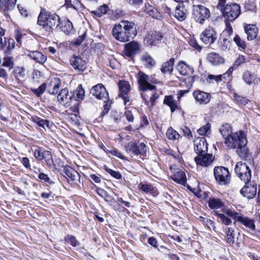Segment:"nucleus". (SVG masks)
<instances>
[{
    "mask_svg": "<svg viewBox=\"0 0 260 260\" xmlns=\"http://www.w3.org/2000/svg\"><path fill=\"white\" fill-rule=\"evenodd\" d=\"M177 70L183 76H188L193 72V70L184 61H180L176 66Z\"/></svg>",
    "mask_w": 260,
    "mask_h": 260,
    "instance_id": "393cba45",
    "label": "nucleus"
},
{
    "mask_svg": "<svg viewBox=\"0 0 260 260\" xmlns=\"http://www.w3.org/2000/svg\"><path fill=\"white\" fill-rule=\"evenodd\" d=\"M32 120L40 127L45 128V127H49V121L46 119H41L38 117L34 116L32 117Z\"/></svg>",
    "mask_w": 260,
    "mask_h": 260,
    "instance_id": "ea45409f",
    "label": "nucleus"
},
{
    "mask_svg": "<svg viewBox=\"0 0 260 260\" xmlns=\"http://www.w3.org/2000/svg\"><path fill=\"white\" fill-rule=\"evenodd\" d=\"M41 72L37 70H35L34 71L32 74V79L33 80V82H39V80L41 77Z\"/></svg>",
    "mask_w": 260,
    "mask_h": 260,
    "instance_id": "e2e57ef3",
    "label": "nucleus"
},
{
    "mask_svg": "<svg viewBox=\"0 0 260 260\" xmlns=\"http://www.w3.org/2000/svg\"><path fill=\"white\" fill-rule=\"evenodd\" d=\"M34 155L36 158L39 160L44 159L47 166L50 167L53 164L52 155L49 151L39 148L35 150Z\"/></svg>",
    "mask_w": 260,
    "mask_h": 260,
    "instance_id": "f3484780",
    "label": "nucleus"
},
{
    "mask_svg": "<svg viewBox=\"0 0 260 260\" xmlns=\"http://www.w3.org/2000/svg\"><path fill=\"white\" fill-rule=\"evenodd\" d=\"M61 85V82L58 81L57 83L53 85L52 88H50L48 89V92L51 94H56L58 92H59V87Z\"/></svg>",
    "mask_w": 260,
    "mask_h": 260,
    "instance_id": "13d9d810",
    "label": "nucleus"
},
{
    "mask_svg": "<svg viewBox=\"0 0 260 260\" xmlns=\"http://www.w3.org/2000/svg\"><path fill=\"white\" fill-rule=\"evenodd\" d=\"M242 78L244 82L249 85H251L254 80V76L249 71L245 72L243 75Z\"/></svg>",
    "mask_w": 260,
    "mask_h": 260,
    "instance_id": "c03bdc74",
    "label": "nucleus"
},
{
    "mask_svg": "<svg viewBox=\"0 0 260 260\" xmlns=\"http://www.w3.org/2000/svg\"><path fill=\"white\" fill-rule=\"evenodd\" d=\"M105 170L107 173L110 174L112 176H113L114 178L116 179H120L122 178V175L118 171H114L108 168L107 167H105Z\"/></svg>",
    "mask_w": 260,
    "mask_h": 260,
    "instance_id": "864d4df0",
    "label": "nucleus"
},
{
    "mask_svg": "<svg viewBox=\"0 0 260 260\" xmlns=\"http://www.w3.org/2000/svg\"><path fill=\"white\" fill-rule=\"evenodd\" d=\"M65 239L69 244H70L74 247L79 245V242L76 240L74 236L68 235Z\"/></svg>",
    "mask_w": 260,
    "mask_h": 260,
    "instance_id": "5fc2aeb1",
    "label": "nucleus"
},
{
    "mask_svg": "<svg viewBox=\"0 0 260 260\" xmlns=\"http://www.w3.org/2000/svg\"><path fill=\"white\" fill-rule=\"evenodd\" d=\"M207 59L209 62L215 66L223 63L224 61L223 57L220 56L219 54L214 52L209 53L207 56Z\"/></svg>",
    "mask_w": 260,
    "mask_h": 260,
    "instance_id": "c756f323",
    "label": "nucleus"
},
{
    "mask_svg": "<svg viewBox=\"0 0 260 260\" xmlns=\"http://www.w3.org/2000/svg\"><path fill=\"white\" fill-rule=\"evenodd\" d=\"M47 85L46 83H43L38 88L30 89L31 91L37 96H40L45 91Z\"/></svg>",
    "mask_w": 260,
    "mask_h": 260,
    "instance_id": "49530a36",
    "label": "nucleus"
},
{
    "mask_svg": "<svg viewBox=\"0 0 260 260\" xmlns=\"http://www.w3.org/2000/svg\"><path fill=\"white\" fill-rule=\"evenodd\" d=\"M148 92H150L149 99L151 102V107H152L155 104V100L158 98V95L154 90L149 91Z\"/></svg>",
    "mask_w": 260,
    "mask_h": 260,
    "instance_id": "052dcab7",
    "label": "nucleus"
},
{
    "mask_svg": "<svg viewBox=\"0 0 260 260\" xmlns=\"http://www.w3.org/2000/svg\"><path fill=\"white\" fill-rule=\"evenodd\" d=\"M124 148L127 153L136 155L143 154L146 152V146L144 143L138 144L136 141H132L124 144Z\"/></svg>",
    "mask_w": 260,
    "mask_h": 260,
    "instance_id": "9d476101",
    "label": "nucleus"
},
{
    "mask_svg": "<svg viewBox=\"0 0 260 260\" xmlns=\"http://www.w3.org/2000/svg\"><path fill=\"white\" fill-rule=\"evenodd\" d=\"M162 37V34L159 31H149L147 33L144 38V44L147 46H156L160 42Z\"/></svg>",
    "mask_w": 260,
    "mask_h": 260,
    "instance_id": "ddd939ff",
    "label": "nucleus"
},
{
    "mask_svg": "<svg viewBox=\"0 0 260 260\" xmlns=\"http://www.w3.org/2000/svg\"><path fill=\"white\" fill-rule=\"evenodd\" d=\"M2 66L8 67L9 69L13 68L14 66L13 59L11 57L6 56L3 59Z\"/></svg>",
    "mask_w": 260,
    "mask_h": 260,
    "instance_id": "8fccbe9b",
    "label": "nucleus"
},
{
    "mask_svg": "<svg viewBox=\"0 0 260 260\" xmlns=\"http://www.w3.org/2000/svg\"><path fill=\"white\" fill-rule=\"evenodd\" d=\"M171 178L174 181L180 184H184L186 182L185 175L183 172L180 170L176 171Z\"/></svg>",
    "mask_w": 260,
    "mask_h": 260,
    "instance_id": "473e14b6",
    "label": "nucleus"
},
{
    "mask_svg": "<svg viewBox=\"0 0 260 260\" xmlns=\"http://www.w3.org/2000/svg\"><path fill=\"white\" fill-rule=\"evenodd\" d=\"M59 27L57 29L61 30L67 35L74 32L73 24L69 19H61Z\"/></svg>",
    "mask_w": 260,
    "mask_h": 260,
    "instance_id": "4be33fe9",
    "label": "nucleus"
},
{
    "mask_svg": "<svg viewBox=\"0 0 260 260\" xmlns=\"http://www.w3.org/2000/svg\"><path fill=\"white\" fill-rule=\"evenodd\" d=\"M86 37V32H84V33L81 35V36H79L77 38H76L74 42H73V44L76 46L80 45L83 41L85 40Z\"/></svg>",
    "mask_w": 260,
    "mask_h": 260,
    "instance_id": "bf43d9fd",
    "label": "nucleus"
},
{
    "mask_svg": "<svg viewBox=\"0 0 260 260\" xmlns=\"http://www.w3.org/2000/svg\"><path fill=\"white\" fill-rule=\"evenodd\" d=\"M188 43L191 47L197 50L201 51L202 49V46L198 44L197 41L194 38H190L189 40Z\"/></svg>",
    "mask_w": 260,
    "mask_h": 260,
    "instance_id": "6e6d98bb",
    "label": "nucleus"
},
{
    "mask_svg": "<svg viewBox=\"0 0 260 260\" xmlns=\"http://www.w3.org/2000/svg\"><path fill=\"white\" fill-rule=\"evenodd\" d=\"M118 96L119 98H121L123 99L124 104L125 106L127 105L129 106L131 104V101L128 94H123L122 95H119Z\"/></svg>",
    "mask_w": 260,
    "mask_h": 260,
    "instance_id": "338daca9",
    "label": "nucleus"
},
{
    "mask_svg": "<svg viewBox=\"0 0 260 260\" xmlns=\"http://www.w3.org/2000/svg\"><path fill=\"white\" fill-rule=\"evenodd\" d=\"M141 59L147 68L151 69L155 66L156 62L155 60L147 52H145L142 55Z\"/></svg>",
    "mask_w": 260,
    "mask_h": 260,
    "instance_id": "c85d7f7f",
    "label": "nucleus"
},
{
    "mask_svg": "<svg viewBox=\"0 0 260 260\" xmlns=\"http://www.w3.org/2000/svg\"><path fill=\"white\" fill-rule=\"evenodd\" d=\"M140 49V44L136 41H132L124 45V53L125 55L133 57Z\"/></svg>",
    "mask_w": 260,
    "mask_h": 260,
    "instance_id": "aec40b11",
    "label": "nucleus"
},
{
    "mask_svg": "<svg viewBox=\"0 0 260 260\" xmlns=\"http://www.w3.org/2000/svg\"><path fill=\"white\" fill-rule=\"evenodd\" d=\"M217 37V32L211 26L206 28L200 35L201 41L207 45L213 44L216 40Z\"/></svg>",
    "mask_w": 260,
    "mask_h": 260,
    "instance_id": "9b49d317",
    "label": "nucleus"
},
{
    "mask_svg": "<svg viewBox=\"0 0 260 260\" xmlns=\"http://www.w3.org/2000/svg\"><path fill=\"white\" fill-rule=\"evenodd\" d=\"M218 217L220 219L222 223L225 225H228L231 224L232 220L226 217L224 214L222 213H219L218 214Z\"/></svg>",
    "mask_w": 260,
    "mask_h": 260,
    "instance_id": "4d7b16f0",
    "label": "nucleus"
},
{
    "mask_svg": "<svg viewBox=\"0 0 260 260\" xmlns=\"http://www.w3.org/2000/svg\"><path fill=\"white\" fill-rule=\"evenodd\" d=\"M108 152L112 155L117 156V157H118L121 159L125 160L126 159L124 155H123L121 153V152H120L117 149H113L111 150H109Z\"/></svg>",
    "mask_w": 260,
    "mask_h": 260,
    "instance_id": "680f3d73",
    "label": "nucleus"
},
{
    "mask_svg": "<svg viewBox=\"0 0 260 260\" xmlns=\"http://www.w3.org/2000/svg\"><path fill=\"white\" fill-rule=\"evenodd\" d=\"M70 62L71 65L76 71L83 72L86 69L87 62L80 56L73 55L70 59Z\"/></svg>",
    "mask_w": 260,
    "mask_h": 260,
    "instance_id": "dca6fc26",
    "label": "nucleus"
},
{
    "mask_svg": "<svg viewBox=\"0 0 260 260\" xmlns=\"http://www.w3.org/2000/svg\"><path fill=\"white\" fill-rule=\"evenodd\" d=\"M192 15L195 20L203 24L210 15L209 10L204 6L197 5L192 6Z\"/></svg>",
    "mask_w": 260,
    "mask_h": 260,
    "instance_id": "1a4fd4ad",
    "label": "nucleus"
},
{
    "mask_svg": "<svg viewBox=\"0 0 260 260\" xmlns=\"http://www.w3.org/2000/svg\"><path fill=\"white\" fill-rule=\"evenodd\" d=\"M244 29L247 35V39L248 40H253L256 37L258 29L255 26L248 24L244 26Z\"/></svg>",
    "mask_w": 260,
    "mask_h": 260,
    "instance_id": "cd10ccee",
    "label": "nucleus"
},
{
    "mask_svg": "<svg viewBox=\"0 0 260 260\" xmlns=\"http://www.w3.org/2000/svg\"><path fill=\"white\" fill-rule=\"evenodd\" d=\"M140 188L145 192H151L153 190V187L149 184H141Z\"/></svg>",
    "mask_w": 260,
    "mask_h": 260,
    "instance_id": "0e129e2a",
    "label": "nucleus"
},
{
    "mask_svg": "<svg viewBox=\"0 0 260 260\" xmlns=\"http://www.w3.org/2000/svg\"><path fill=\"white\" fill-rule=\"evenodd\" d=\"M119 93L118 96L123 94H128L131 90V86L129 83L126 81H119L118 83Z\"/></svg>",
    "mask_w": 260,
    "mask_h": 260,
    "instance_id": "2f4dec72",
    "label": "nucleus"
},
{
    "mask_svg": "<svg viewBox=\"0 0 260 260\" xmlns=\"http://www.w3.org/2000/svg\"><path fill=\"white\" fill-rule=\"evenodd\" d=\"M234 96L235 100L239 104L245 105L248 102V100L246 98L243 97L236 93H234Z\"/></svg>",
    "mask_w": 260,
    "mask_h": 260,
    "instance_id": "603ef678",
    "label": "nucleus"
},
{
    "mask_svg": "<svg viewBox=\"0 0 260 260\" xmlns=\"http://www.w3.org/2000/svg\"><path fill=\"white\" fill-rule=\"evenodd\" d=\"M234 41L237 45L241 49H245L246 45L245 42L242 40L238 35H236L234 38Z\"/></svg>",
    "mask_w": 260,
    "mask_h": 260,
    "instance_id": "3c124183",
    "label": "nucleus"
},
{
    "mask_svg": "<svg viewBox=\"0 0 260 260\" xmlns=\"http://www.w3.org/2000/svg\"><path fill=\"white\" fill-rule=\"evenodd\" d=\"M63 173L64 176L70 183L79 186L80 175L76 170L67 165L64 167Z\"/></svg>",
    "mask_w": 260,
    "mask_h": 260,
    "instance_id": "f8f14e48",
    "label": "nucleus"
},
{
    "mask_svg": "<svg viewBox=\"0 0 260 260\" xmlns=\"http://www.w3.org/2000/svg\"><path fill=\"white\" fill-rule=\"evenodd\" d=\"M173 16L179 21L184 20L187 16V11L184 6L179 5L176 7Z\"/></svg>",
    "mask_w": 260,
    "mask_h": 260,
    "instance_id": "b1692460",
    "label": "nucleus"
},
{
    "mask_svg": "<svg viewBox=\"0 0 260 260\" xmlns=\"http://www.w3.org/2000/svg\"><path fill=\"white\" fill-rule=\"evenodd\" d=\"M219 132L224 139L233 134L232 126L228 123L223 124L220 128Z\"/></svg>",
    "mask_w": 260,
    "mask_h": 260,
    "instance_id": "e433bc0d",
    "label": "nucleus"
},
{
    "mask_svg": "<svg viewBox=\"0 0 260 260\" xmlns=\"http://www.w3.org/2000/svg\"><path fill=\"white\" fill-rule=\"evenodd\" d=\"M198 219L201 221H202L204 224L207 226L209 229H213V230H215V226L214 222L211 220L202 216H200Z\"/></svg>",
    "mask_w": 260,
    "mask_h": 260,
    "instance_id": "37998d69",
    "label": "nucleus"
},
{
    "mask_svg": "<svg viewBox=\"0 0 260 260\" xmlns=\"http://www.w3.org/2000/svg\"><path fill=\"white\" fill-rule=\"evenodd\" d=\"M137 80L139 89L141 91H152L156 89V86L153 85L152 83H155L156 80L152 77H149L143 72H140L138 73Z\"/></svg>",
    "mask_w": 260,
    "mask_h": 260,
    "instance_id": "39448f33",
    "label": "nucleus"
},
{
    "mask_svg": "<svg viewBox=\"0 0 260 260\" xmlns=\"http://www.w3.org/2000/svg\"><path fill=\"white\" fill-rule=\"evenodd\" d=\"M209 206L210 208L217 209L221 208L223 206V203L219 199H212L208 202Z\"/></svg>",
    "mask_w": 260,
    "mask_h": 260,
    "instance_id": "a19ab883",
    "label": "nucleus"
},
{
    "mask_svg": "<svg viewBox=\"0 0 260 260\" xmlns=\"http://www.w3.org/2000/svg\"><path fill=\"white\" fill-rule=\"evenodd\" d=\"M17 0H0L1 9L4 12L13 10L16 4Z\"/></svg>",
    "mask_w": 260,
    "mask_h": 260,
    "instance_id": "a878e982",
    "label": "nucleus"
},
{
    "mask_svg": "<svg viewBox=\"0 0 260 260\" xmlns=\"http://www.w3.org/2000/svg\"><path fill=\"white\" fill-rule=\"evenodd\" d=\"M223 76L222 75H213L210 74L206 78V81L208 83H214L215 81L216 83H218L222 80Z\"/></svg>",
    "mask_w": 260,
    "mask_h": 260,
    "instance_id": "09e8293b",
    "label": "nucleus"
},
{
    "mask_svg": "<svg viewBox=\"0 0 260 260\" xmlns=\"http://www.w3.org/2000/svg\"><path fill=\"white\" fill-rule=\"evenodd\" d=\"M219 10L222 14L223 17L230 21L235 20L241 13L240 6L236 3H224Z\"/></svg>",
    "mask_w": 260,
    "mask_h": 260,
    "instance_id": "7ed1b4c3",
    "label": "nucleus"
},
{
    "mask_svg": "<svg viewBox=\"0 0 260 260\" xmlns=\"http://www.w3.org/2000/svg\"><path fill=\"white\" fill-rule=\"evenodd\" d=\"M214 158L213 154L205 153L198 155L194 158V161L198 166L207 167L211 165Z\"/></svg>",
    "mask_w": 260,
    "mask_h": 260,
    "instance_id": "a211bd4d",
    "label": "nucleus"
},
{
    "mask_svg": "<svg viewBox=\"0 0 260 260\" xmlns=\"http://www.w3.org/2000/svg\"><path fill=\"white\" fill-rule=\"evenodd\" d=\"M85 91L81 85H78L77 88L72 93L73 96V101H77L82 100L84 97Z\"/></svg>",
    "mask_w": 260,
    "mask_h": 260,
    "instance_id": "4c0bfd02",
    "label": "nucleus"
},
{
    "mask_svg": "<svg viewBox=\"0 0 260 260\" xmlns=\"http://www.w3.org/2000/svg\"><path fill=\"white\" fill-rule=\"evenodd\" d=\"M14 48V40L13 39H8L7 41L5 40L3 46L0 49L3 50L6 54H10Z\"/></svg>",
    "mask_w": 260,
    "mask_h": 260,
    "instance_id": "7c9ffc66",
    "label": "nucleus"
},
{
    "mask_svg": "<svg viewBox=\"0 0 260 260\" xmlns=\"http://www.w3.org/2000/svg\"><path fill=\"white\" fill-rule=\"evenodd\" d=\"M225 213L229 216L232 217L234 220L242 223L250 230H255V225L254 219L240 215L238 212L230 209L226 210Z\"/></svg>",
    "mask_w": 260,
    "mask_h": 260,
    "instance_id": "0eeeda50",
    "label": "nucleus"
},
{
    "mask_svg": "<svg viewBox=\"0 0 260 260\" xmlns=\"http://www.w3.org/2000/svg\"><path fill=\"white\" fill-rule=\"evenodd\" d=\"M146 11L152 18L160 19L162 17L161 14L152 6H149L148 7H146Z\"/></svg>",
    "mask_w": 260,
    "mask_h": 260,
    "instance_id": "58836bf2",
    "label": "nucleus"
},
{
    "mask_svg": "<svg viewBox=\"0 0 260 260\" xmlns=\"http://www.w3.org/2000/svg\"><path fill=\"white\" fill-rule=\"evenodd\" d=\"M213 173L215 180L219 185H225L230 183L231 175L228 168L222 166L215 167Z\"/></svg>",
    "mask_w": 260,
    "mask_h": 260,
    "instance_id": "423d86ee",
    "label": "nucleus"
},
{
    "mask_svg": "<svg viewBox=\"0 0 260 260\" xmlns=\"http://www.w3.org/2000/svg\"><path fill=\"white\" fill-rule=\"evenodd\" d=\"M235 172L237 176L245 183L250 182L251 171L246 163L238 162L236 165Z\"/></svg>",
    "mask_w": 260,
    "mask_h": 260,
    "instance_id": "6e6552de",
    "label": "nucleus"
},
{
    "mask_svg": "<svg viewBox=\"0 0 260 260\" xmlns=\"http://www.w3.org/2000/svg\"><path fill=\"white\" fill-rule=\"evenodd\" d=\"M225 240L227 243L232 245L235 243V234L234 230L230 227H228L225 229Z\"/></svg>",
    "mask_w": 260,
    "mask_h": 260,
    "instance_id": "c9c22d12",
    "label": "nucleus"
},
{
    "mask_svg": "<svg viewBox=\"0 0 260 260\" xmlns=\"http://www.w3.org/2000/svg\"><path fill=\"white\" fill-rule=\"evenodd\" d=\"M209 129H210L209 125L206 124V125L202 126V127H201L200 129H199L198 132V133L200 135H204L208 132V131L209 130Z\"/></svg>",
    "mask_w": 260,
    "mask_h": 260,
    "instance_id": "69168bd1",
    "label": "nucleus"
},
{
    "mask_svg": "<svg viewBox=\"0 0 260 260\" xmlns=\"http://www.w3.org/2000/svg\"><path fill=\"white\" fill-rule=\"evenodd\" d=\"M90 93L96 99L103 101L104 103L107 102L109 99V94L102 84H98L92 87Z\"/></svg>",
    "mask_w": 260,
    "mask_h": 260,
    "instance_id": "4468645a",
    "label": "nucleus"
},
{
    "mask_svg": "<svg viewBox=\"0 0 260 260\" xmlns=\"http://www.w3.org/2000/svg\"><path fill=\"white\" fill-rule=\"evenodd\" d=\"M174 64V59L171 58L168 61L164 62L161 67V72L166 74L167 73H172L173 71V66Z\"/></svg>",
    "mask_w": 260,
    "mask_h": 260,
    "instance_id": "72a5a7b5",
    "label": "nucleus"
},
{
    "mask_svg": "<svg viewBox=\"0 0 260 260\" xmlns=\"http://www.w3.org/2000/svg\"><path fill=\"white\" fill-rule=\"evenodd\" d=\"M168 138L171 140H178L180 136L179 133L172 127H169L166 133Z\"/></svg>",
    "mask_w": 260,
    "mask_h": 260,
    "instance_id": "79ce46f5",
    "label": "nucleus"
},
{
    "mask_svg": "<svg viewBox=\"0 0 260 260\" xmlns=\"http://www.w3.org/2000/svg\"><path fill=\"white\" fill-rule=\"evenodd\" d=\"M39 179L43 182H49L50 179L47 174L44 173H41L39 175Z\"/></svg>",
    "mask_w": 260,
    "mask_h": 260,
    "instance_id": "774afa93",
    "label": "nucleus"
},
{
    "mask_svg": "<svg viewBox=\"0 0 260 260\" xmlns=\"http://www.w3.org/2000/svg\"><path fill=\"white\" fill-rule=\"evenodd\" d=\"M109 10V8L107 5H103L100 6L97 10L93 11L94 14L100 17L102 15L106 14Z\"/></svg>",
    "mask_w": 260,
    "mask_h": 260,
    "instance_id": "de8ad7c7",
    "label": "nucleus"
},
{
    "mask_svg": "<svg viewBox=\"0 0 260 260\" xmlns=\"http://www.w3.org/2000/svg\"><path fill=\"white\" fill-rule=\"evenodd\" d=\"M137 30L134 22L123 20L119 24H116L112 29L114 38L121 42H126L137 35Z\"/></svg>",
    "mask_w": 260,
    "mask_h": 260,
    "instance_id": "f257e3e1",
    "label": "nucleus"
},
{
    "mask_svg": "<svg viewBox=\"0 0 260 260\" xmlns=\"http://www.w3.org/2000/svg\"><path fill=\"white\" fill-rule=\"evenodd\" d=\"M27 55L34 60L40 64H43L47 60V57L39 51H29Z\"/></svg>",
    "mask_w": 260,
    "mask_h": 260,
    "instance_id": "bb28decb",
    "label": "nucleus"
},
{
    "mask_svg": "<svg viewBox=\"0 0 260 260\" xmlns=\"http://www.w3.org/2000/svg\"><path fill=\"white\" fill-rule=\"evenodd\" d=\"M237 151L239 155L242 158H246L248 155V150L246 147V145L243 146H239L236 148Z\"/></svg>",
    "mask_w": 260,
    "mask_h": 260,
    "instance_id": "a18cd8bd",
    "label": "nucleus"
},
{
    "mask_svg": "<svg viewBox=\"0 0 260 260\" xmlns=\"http://www.w3.org/2000/svg\"><path fill=\"white\" fill-rule=\"evenodd\" d=\"M61 20L56 13H52L42 9L38 18V24L50 34L52 33L54 27L58 29Z\"/></svg>",
    "mask_w": 260,
    "mask_h": 260,
    "instance_id": "f03ea898",
    "label": "nucleus"
},
{
    "mask_svg": "<svg viewBox=\"0 0 260 260\" xmlns=\"http://www.w3.org/2000/svg\"><path fill=\"white\" fill-rule=\"evenodd\" d=\"M225 144L230 148H236L239 146L246 145L247 139L244 133L240 131L238 133L233 134L230 137L224 139Z\"/></svg>",
    "mask_w": 260,
    "mask_h": 260,
    "instance_id": "20e7f679",
    "label": "nucleus"
},
{
    "mask_svg": "<svg viewBox=\"0 0 260 260\" xmlns=\"http://www.w3.org/2000/svg\"><path fill=\"white\" fill-rule=\"evenodd\" d=\"M192 95L196 101L202 105L209 103L211 98L210 93L200 90L194 91Z\"/></svg>",
    "mask_w": 260,
    "mask_h": 260,
    "instance_id": "412c9836",
    "label": "nucleus"
},
{
    "mask_svg": "<svg viewBox=\"0 0 260 260\" xmlns=\"http://www.w3.org/2000/svg\"><path fill=\"white\" fill-rule=\"evenodd\" d=\"M207 143L205 139L197 140L194 142V151L198 155L207 153Z\"/></svg>",
    "mask_w": 260,
    "mask_h": 260,
    "instance_id": "5701e85b",
    "label": "nucleus"
},
{
    "mask_svg": "<svg viewBox=\"0 0 260 260\" xmlns=\"http://www.w3.org/2000/svg\"><path fill=\"white\" fill-rule=\"evenodd\" d=\"M256 184L249 182L246 183L245 185L240 190L241 194L247 199L253 198L256 195Z\"/></svg>",
    "mask_w": 260,
    "mask_h": 260,
    "instance_id": "6ab92c4d",
    "label": "nucleus"
},
{
    "mask_svg": "<svg viewBox=\"0 0 260 260\" xmlns=\"http://www.w3.org/2000/svg\"><path fill=\"white\" fill-rule=\"evenodd\" d=\"M73 96L72 92H70L68 88H63L58 92L57 100L66 107H70L71 102L73 101Z\"/></svg>",
    "mask_w": 260,
    "mask_h": 260,
    "instance_id": "2eb2a0df",
    "label": "nucleus"
},
{
    "mask_svg": "<svg viewBox=\"0 0 260 260\" xmlns=\"http://www.w3.org/2000/svg\"><path fill=\"white\" fill-rule=\"evenodd\" d=\"M164 104L170 107L171 112H174L177 108L178 105L173 97L171 95L166 96L164 100Z\"/></svg>",
    "mask_w": 260,
    "mask_h": 260,
    "instance_id": "f704fd0d",
    "label": "nucleus"
}]
</instances>
